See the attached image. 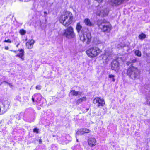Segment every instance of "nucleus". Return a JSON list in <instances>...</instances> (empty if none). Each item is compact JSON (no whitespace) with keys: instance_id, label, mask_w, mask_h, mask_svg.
Instances as JSON below:
<instances>
[{"instance_id":"obj_1","label":"nucleus","mask_w":150,"mask_h":150,"mask_svg":"<svg viewBox=\"0 0 150 150\" xmlns=\"http://www.w3.org/2000/svg\"><path fill=\"white\" fill-rule=\"evenodd\" d=\"M73 18V15L71 13L66 11L60 16L59 21L64 26L67 27L72 23Z\"/></svg>"},{"instance_id":"obj_2","label":"nucleus","mask_w":150,"mask_h":150,"mask_svg":"<svg viewBox=\"0 0 150 150\" xmlns=\"http://www.w3.org/2000/svg\"><path fill=\"white\" fill-rule=\"evenodd\" d=\"M127 75L132 79L134 80L139 78V73L137 68L132 66L129 68L127 72Z\"/></svg>"},{"instance_id":"obj_3","label":"nucleus","mask_w":150,"mask_h":150,"mask_svg":"<svg viewBox=\"0 0 150 150\" xmlns=\"http://www.w3.org/2000/svg\"><path fill=\"white\" fill-rule=\"evenodd\" d=\"M101 52V50L98 47H93L87 50L86 53L88 57L93 58L98 55Z\"/></svg>"},{"instance_id":"obj_4","label":"nucleus","mask_w":150,"mask_h":150,"mask_svg":"<svg viewBox=\"0 0 150 150\" xmlns=\"http://www.w3.org/2000/svg\"><path fill=\"white\" fill-rule=\"evenodd\" d=\"M98 26L103 31L109 32L111 29L110 24L106 20H100L98 21Z\"/></svg>"},{"instance_id":"obj_5","label":"nucleus","mask_w":150,"mask_h":150,"mask_svg":"<svg viewBox=\"0 0 150 150\" xmlns=\"http://www.w3.org/2000/svg\"><path fill=\"white\" fill-rule=\"evenodd\" d=\"M62 35L69 39L74 38L76 36L74 28L71 26H70L64 30Z\"/></svg>"},{"instance_id":"obj_6","label":"nucleus","mask_w":150,"mask_h":150,"mask_svg":"<svg viewBox=\"0 0 150 150\" xmlns=\"http://www.w3.org/2000/svg\"><path fill=\"white\" fill-rule=\"evenodd\" d=\"M91 33H87L86 34H82L80 36V40L83 43L88 44L91 41Z\"/></svg>"},{"instance_id":"obj_7","label":"nucleus","mask_w":150,"mask_h":150,"mask_svg":"<svg viewBox=\"0 0 150 150\" xmlns=\"http://www.w3.org/2000/svg\"><path fill=\"white\" fill-rule=\"evenodd\" d=\"M110 46V47L106 48L105 53L103 56L102 59L103 62H106L108 61L111 55L112 48L111 46Z\"/></svg>"},{"instance_id":"obj_8","label":"nucleus","mask_w":150,"mask_h":150,"mask_svg":"<svg viewBox=\"0 0 150 150\" xmlns=\"http://www.w3.org/2000/svg\"><path fill=\"white\" fill-rule=\"evenodd\" d=\"M93 103L96 104L98 107L100 106H103L105 104L104 99H101L99 97L95 98L93 100Z\"/></svg>"},{"instance_id":"obj_9","label":"nucleus","mask_w":150,"mask_h":150,"mask_svg":"<svg viewBox=\"0 0 150 150\" xmlns=\"http://www.w3.org/2000/svg\"><path fill=\"white\" fill-rule=\"evenodd\" d=\"M14 52L18 54L16 55V57H18L21 59L22 61L24 60V52L23 50L21 49L17 51H15Z\"/></svg>"},{"instance_id":"obj_10","label":"nucleus","mask_w":150,"mask_h":150,"mask_svg":"<svg viewBox=\"0 0 150 150\" xmlns=\"http://www.w3.org/2000/svg\"><path fill=\"white\" fill-rule=\"evenodd\" d=\"M111 69L115 71H117L119 70V64L117 60H114L112 62Z\"/></svg>"},{"instance_id":"obj_11","label":"nucleus","mask_w":150,"mask_h":150,"mask_svg":"<svg viewBox=\"0 0 150 150\" xmlns=\"http://www.w3.org/2000/svg\"><path fill=\"white\" fill-rule=\"evenodd\" d=\"M124 0H109L110 4L113 6H117L122 3Z\"/></svg>"},{"instance_id":"obj_12","label":"nucleus","mask_w":150,"mask_h":150,"mask_svg":"<svg viewBox=\"0 0 150 150\" xmlns=\"http://www.w3.org/2000/svg\"><path fill=\"white\" fill-rule=\"evenodd\" d=\"M88 143L91 147H93L96 145V141L94 138H90L88 140Z\"/></svg>"},{"instance_id":"obj_13","label":"nucleus","mask_w":150,"mask_h":150,"mask_svg":"<svg viewBox=\"0 0 150 150\" xmlns=\"http://www.w3.org/2000/svg\"><path fill=\"white\" fill-rule=\"evenodd\" d=\"M98 10V11L96 13L97 15L102 16L106 14L107 11L106 9H104L103 8H100Z\"/></svg>"},{"instance_id":"obj_14","label":"nucleus","mask_w":150,"mask_h":150,"mask_svg":"<svg viewBox=\"0 0 150 150\" xmlns=\"http://www.w3.org/2000/svg\"><path fill=\"white\" fill-rule=\"evenodd\" d=\"M34 42V40L32 39L28 41L26 44V47L28 49H32L33 47V45Z\"/></svg>"},{"instance_id":"obj_15","label":"nucleus","mask_w":150,"mask_h":150,"mask_svg":"<svg viewBox=\"0 0 150 150\" xmlns=\"http://www.w3.org/2000/svg\"><path fill=\"white\" fill-rule=\"evenodd\" d=\"M84 23L86 25L88 26H91L93 25V24L91 22L90 20L88 18L84 19Z\"/></svg>"},{"instance_id":"obj_16","label":"nucleus","mask_w":150,"mask_h":150,"mask_svg":"<svg viewBox=\"0 0 150 150\" xmlns=\"http://www.w3.org/2000/svg\"><path fill=\"white\" fill-rule=\"evenodd\" d=\"M70 93L71 95L75 96H77L78 95H80L81 94V92L79 91H76L75 90L71 91L70 92Z\"/></svg>"},{"instance_id":"obj_17","label":"nucleus","mask_w":150,"mask_h":150,"mask_svg":"<svg viewBox=\"0 0 150 150\" xmlns=\"http://www.w3.org/2000/svg\"><path fill=\"white\" fill-rule=\"evenodd\" d=\"M82 28V26L81 25L80 23L79 22L77 23L76 25V29L78 33H79L80 32Z\"/></svg>"},{"instance_id":"obj_18","label":"nucleus","mask_w":150,"mask_h":150,"mask_svg":"<svg viewBox=\"0 0 150 150\" xmlns=\"http://www.w3.org/2000/svg\"><path fill=\"white\" fill-rule=\"evenodd\" d=\"M86 99V97H83L81 98L78 99L76 101V103L77 104H79L82 101H85Z\"/></svg>"},{"instance_id":"obj_19","label":"nucleus","mask_w":150,"mask_h":150,"mask_svg":"<svg viewBox=\"0 0 150 150\" xmlns=\"http://www.w3.org/2000/svg\"><path fill=\"white\" fill-rule=\"evenodd\" d=\"M134 53L135 55L138 57H141V52L139 50H135Z\"/></svg>"},{"instance_id":"obj_20","label":"nucleus","mask_w":150,"mask_h":150,"mask_svg":"<svg viewBox=\"0 0 150 150\" xmlns=\"http://www.w3.org/2000/svg\"><path fill=\"white\" fill-rule=\"evenodd\" d=\"M138 37L139 39L142 40L146 38V35L145 34L142 33L139 35Z\"/></svg>"},{"instance_id":"obj_21","label":"nucleus","mask_w":150,"mask_h":150,"mask_svg":"<svg viewBox=\"0 0 150 150\" xmlns=\"http://www.w3.org/2000/svg\"><path fill=\"white\" fill-rule=\"evenodd\" d=\"M81 129L82 130V132L83 133V135L85 133H89L90 132V130L88 129L85 128Z\"/></svg>"},{"instance_id":"obj_22","label":"nucleus","mask_w":150,"mask_h":150,"mask_svg":"<svg viewBox=\"0 0 150 150\" xmlns=\"http://www.w3.org/2000/svg\"><path fill=\"white\" fill-rule=\"evenodd\" d=\"M76 135H83V134L82 132V129H80L79 130L77 131L76 133Z\"/></svg>"},{"instance_id":"obj_23","label":"nucleus","mask_w":150,"mask_h":150,"mask_svg":"<svg viewBox=\"0 0 150 150\" xmlns=\"http://www.w3.org/2000/svg\"><path fill=\"white\" fill-rule=\"evenodd\" d=\"M146 100L147 104L150 105V96H147L146 98Z\"/></svg>"},{"instance_id":"obj_24","label":"nucleus","mask_w":150,"mask_h":150,"mask_svg":"<svg viewBox=\"0 0 150 150\" xmlns=\"http://www.w3.org/2000/svg\"><path fill=\"white\" fill-rule=\"evenodd\" d=\"M19 33L21 35H25L26 33V31L25 30L23 29H21L20 30Z\"/></svg>"},{"instance_id":"obj_25","label":"nucleus","mask_w":150,"mask_h":150,"mask_svg":"<svg viewBox=\"0 0 150 150\" xmlns=\"http://www.w3.org/2000/svg\"><path fill=\"white\" fill-rule=\"evenodd\" d=\"M109 78H112V81L113 82H114L115 80V79L114 78L115 76L114 75H109L108 76Z\"/></svg>"},{"instance_id":"obj_26","label":"nucleus","mask_w":150,"mask_h":150,"mask_svg":"<svg viewBox=\"0 0 150 150\" xmlns=\"http://www.w3.org/2000/svg\"><path fill=\"white\" fill-rule=\"evenodd\" d=\"M137 61L136 59H134L130 60L131 62L133 63H134Z\"/></svg>"},{"instance_id":"obj_27","label":"nucleus","mask_w":150,"mask_h":150,"mask_svg":"<svg viewBox=\"0 0 150 150\" xmlns=\"http://www.w3.org/2000/svg\"><path fill=\"white\" fill-rule=\"evenodd\" d=\"M36 88L37 89L40 90L41 89V86L40 85H38L36 87Z\"/></svg>"},{"instance_id":"obj_28","label":"nucleus","mask_w":150,"mask_h":150,"mask_svg":"<svg viewBox=\"0 0 150 150\" xmlns=\"http://www.w3.org/2000/svg\"><path fill=\"white\" fill-rule=\"evenodd\" d=\"M38 130H39L38 129H37V128H35L33 130V132H36L37 133H38Z\"/></svg>"},{"instance_id":"obj_29","label":"nucleus","mask_w":150,"mask_h":150,"mask_svg":"<svg viewBox=\"0 0 150 150\" xmlns=\"http://www.w3.org/2000/svg\"><path fill=\"white\" fill-rule=\"evenodd\" d=\"M4 42H8L11 43V42L10 39H8L7 40H5L4 41Z\"/></svg>"},{"instance_id":"obj_30","label":"nucleus","mask_w":150,"mask_h":150,"mask_svg":"<svg viewBox=\"0 0 150 150\" xmlns=\"http://www.w3.org/2000/svg\"><path fill=\"white\" fill-rule=\"evenodd\" d=\"M96 1H98V3H101L102 1L103 0H95Z\"/></svg>"},{"instance_id":"obj_31","label":"nucleus","mask_w":150,"mask_h":150,"mask_svg":"<svg viewBox=\"0 0 150 150\" xmlns=\"http://www.w3.org/2000/svg\"><path fill=\"white\" fill-rule=\"evenodd\" d=\"M42 141L41 139H39V144H41L42 143Z\"/></svg>"},{"instance_id":"obj_32","label":"nucleus","mask_w":150,"mask_h":150,"mask_svg":"<svg viewBox=\"0 0 150 150\" xmlns=\"http://www.w3.org/2000/svg\"><path fill=\"white\" fill-rule=\"evenodd\" d=\"M5 49L6 50H8L9 49V48H8V46H6L5 47Z\"/></svg>"},{"instance_id":"obj_33","label":"nucleus","mask_w":150,"mask_h":150,"mask_svg":"<svg viewBox=\"0 0 150 150\" xmlns=\"http://www.w3.org/2000/svg\"><path fill=\"white\" fill-rule=\"evenodd\" d=\"M130 62H127V65H129V64H130Z\"/></svg>"},{"instance_id":"obj_34","label":"nucleus","mask_w":150,"mask_h":150,"mask_svg":"<svg viewBox=\"0 0 150 150\" xmlns=\"http://www.w3.org/2000/svg\"><path fill=\"white\" fill-rule=\"evenodd\" d=\"M150 55V54H149V53L146 54V56L148 57H149Z\"/></svg>"},{"instance_id":"obj_35","label":"nucleus","mask_w":150,"mask_h":150,"mask_svg":"<svg viewBox=\"0 0 150 150\" xmlns=\"http://www.w3.org/2000/svg\"><path fill=\"white\" fill-rule=\"evenodd\" d=\"M32 100L33 102H34V98H32Z\"/></svg>"},{"instance_id":"obj_36","label":"nucleus","mask_w":150,"mask_h":150,"mask_svg":"<svg viewBox=\"0 0 150 150\" xmlns=\"http://www.w3.org/2000/svg\"><path fill=\"white\" fill-rule=\"evenodd\" d=\"M19 45V43H18V44L16 45V47H18V45Z\"/></svg>"},{"instance_id":"obj_37","label":"nucleus","mask_w":150,"mask_h":150,"mask_svg":"<svg viewBox=\"0 0 150 150\" xmlns=\"http://www.w3.org/2000/svg\"><path fill=\"white\" fill-rule=\"evenodd\" d=\"M8 84H9V86H11V84L10 83H8Z\"/></svg>"},{"instance_id":"obj_38","label":"nucleus","mask_w":150,"mask_h":150,"mask_svg":"<svg viewBox=\"0 0 150 150\" xmlns=\"http://www.w3.org/2000/svg\"><path fill=\"white\" fill-rule=\"evenodd\" d=\"M44 13L45 14H46V13H47V12H45H45H44Z\"/></svg>"},{"instance_id":"obj_39","label":"nucleus","mask_w":150,"mask_h":150,"mask_svg":"<svg viewBox=\"0 0 150 150\" xmlns=\"http://www.w3.org/2000/svg\"><path fill=\"white\" fill-rule=\"evenodd\" d=\"M149 73H150V69L149 70Z\"/></svg>"},{"instance_id":"obj_40","label":"nucleus","mask_w":150,"mask_h":150,"mask_svg":"<svg viewBox=\"0 0 150 150\" xmlns=\"http://www.w3.org/2000/svg\"><path fill=\"white\" fill-rule=\"evenodd\" d=\"M6 102L7 103H8V101H6Z\"/></svg>"},{"instance_id":"obj_41","label":"nucleus","mask_w":150,"mask_h":150,"mask_svg":"<svg viewBox=\"0 0 150 150\" xmlns=\"http://www.w3.org/2000/svg\"><path fill=\"white\" fill-rule=\"evenodd\" d=\"M77 141H78V139L77 140Z\"/></svg>"}]
</instances>
